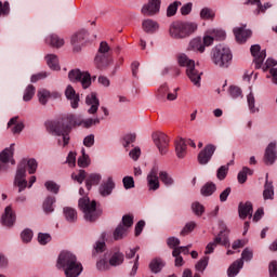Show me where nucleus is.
<instances>
[{"label":"nucleus","mask_w":277,"mask_h":277,"mask_svg":"<svg viewBox=\"0 0 277 277\" xmlns=\"http://www.w3.org/2000/svg\"><path fill=\"white\" fill-rule=\"evenodd\" d=\"M44 187L47 188L48 192L51 194H60V185L53 181H48L44 183Z\"/></svg>","instance_id":"4d7b16f0"},{"label":"nucleus","mask_w":277,"mask_h":277,"mask_svg":"<svg viewBox=\"0 0 277 277\" xmlns=\"http://www.w3.org/2000/svg\"><path fill=\"white\" fill-rule=\"evenodd\" d=\"M277 159L276 142H272L267 145L264 154V162L266 166H274Z\"/></svg>","instance_id":"412c9836"},{"label":"nucleus","mask_w":277,"mask_h":277,"mask_svg":"<svg viewBox=\"0 0 277 277\" xmlns=\"http://www.w3.org/2000/svg\"><path fill=\"white\" fill-rule=\"evenodd\" d=\"M250 52L254 58L255 68H261L263 66V62H265V57H267L265 50L261 51V45L254 44L251 45Z\"/></svg>","instance_id":"dca6fc26"},{"label":"nucleus","mask_w":277,"mask_h":277,"mask_svg":"<svg viewBox=\"0 0 277 277\" xmlns=\"http://www.w3.org/2000/svg\"><path fill=\"white\" fill-rule=\"evenodd\" d=\"M216 189L217 187L215 186V184H213L212 182H208L201 187V196H213V193Z\"/></svg>","instance_id":"79ce46f5"},{"label":"nucleus","mask_w":277,"mask_h":277,"mask_svg":"<svg viewBox=\"0 0 277 277\" xmlns=\"http://www.w3.org/2000/svg\"><path fill=\"white\" fill-rule=\"evenodd\" d=\"M52 135H55L57 137V144L58 146H62L63 148L68 146V143L70 142V136L68 135V130L60 124H53L51 128Z\"/></svg>","instance_id":"f8f14e48"},{"label":"nucleus","mask_w":277,"mask_h":277,"mask_svg":"<svg viewBox=\"0 0 277 277\" xmlns=\"http://www.w3.org/2000/svg\"><path fill=\"white\" fill-rule=\"evenodd\" d=\"M85 105L89 106L88 114L94 116L98 111V107H101V102L98 97H96V93H91L85 97Z\"/></svg>","instance_id":"5701e85b"},{"label":"nucleus","mask_w":277,"mask_h":277,"mask_svg":"<svg viewBox=\"0 0 277 277\" xmlns=\"http://www.w3.org/2000/svg\"><path fill=\"white\" fill-rule=\"evenodd\" d=\"M45 42H47V44H50V47H54L55 49H60V48L64 47V44H65L64 38L55 35V34L48 36L45 38Z\"/></svg>","instance_id":"7c9ffc66"},{"label":"nucleus","mask_w":277,"mask_h":277,"mask_svg":"<svg viewBox=\"0 0 277 277\" xmlns=\"http://www.w3.org/2000/svg\"><path fill=\"white\" fill-rule=\"evenodd\" d=\"M166 264L161 259H155L149 263V268L153 274H159Z\"/></svg>","instance_id":"4c0bfd02"},{"label":"nucleus","mask_w":277,"mask_h":277,"mask_svg":"<svg viewBox=\"0 0 277 277\" xmlns=\"http://www.w3.org/2000/svg\"><path fill=\"white\" fill-rule=\"evenodd\" d=\"M65 96L67 98L68 102H70V107L72 109H77L79 107V103L81 101V98L79 97V93H77V91H75V88H72V85H67L66 90H65Z\"/></svg>","instance_id":"4be33fe9"},{"label":"nucleus","mask_w":277,"mask_h":277,"mask_svg":"<svg viewBox=\"0 0 277 277\" xmlns=\"http://www.w3.org/2000/svg\"><path fill=\"white\" fill-rule=\"evenodd\" d=\"M189 51H197L198 53H205V44L202 43L201 38H194L189 41L188 44Z\"/></svg>","instance_id":"2f4dec72"},{"label":"nucleus","mask_w":277,"mask_h":277,"mask_svg":"<svg viewBox=\"0 0 277 277\" xmlns=\"http://www.w3.org/2000/svg\"><path fill=\"white\" fill-rule=\"evenodd\" d=\"M186 150L187 144L185 143V140L181 138L175 143V151L179 159H183V157H185Z\"/></svg>","instance_id":"f704fd0d"},{"label":"nucleus","mask_w":277,"mask_h":277,"mask_svg":"<svg viewBox=\"0 0 277 277\" xmlns=\"http://www.w3.org/2000/svg\"><path fill=\"white\" fill-rule=\"evenodd\" d=\"M179 89H173V92H170V88H168L166 84H163L160 89L159 92L163 95L167 94L168 101H176L179 94L176 93Z\"/></svg>","instance_id":"e433bc0d"},{"label":"nucleus","mask_w":277,"mask_h":277,"mask_svg":"<svg viewBox=\"0 0 277 277\" xmlns=\"http://www.w3.org/2000/svg\"><path fill=\"white\" fill-rule=\"evenodd\" d=\"M123 228L130 229L133 226V216L126 214L122 216V222L120 223Z\"/></svg>","instance_id":"bf43d9fd"},{"label":"nucleus","mask_w":277,"mask_h":277,"mask_svg":"<svg viewBox=\"0 0 277 277\" xmlns=\"http://www.w3.org/2000/svg\"><path fill=\"white\" fill-rule=\"evenodd\" d=\"M37 96L41 105H47V103H49V98H51V91L47 89H40L37 93Z\"/></svg>","instance_id":"37998d69"},{"label":"nucleus","mask_w":277,"mask_h":277,"mask_svg":"<svg viewBox=\"0 0 277 277\" xmlns=\"http://www.w3.org/2000/svg\"><path fill=\"white\" fill-rule=\"evenodd\" d=\"M208 265H209V256H203L201 260L197 262V264L195 265V269L202 274V272L207 269Z\"/></svg>","instance_id":"603ef678"},{"label":"nucleus","mask_w":277,"mask_h":277,"mask_svg":"<svg viewBox=\"0 0 277 277\" xmlns=\"http://www.w3.org/2000/svg\"><path fill=\"white\" fill-rule=\"evenodd\" d=\"M254 253L252 252V249L246 248L243 249L241 253V258L237 261H235L227 269V276L228 277H235L237 274H239V271L243 269V261L246 263H250V261L253 259Z\"/></svg>","instance_id":"6e6552de"},{"label":"nucleus","mask_w":277,"mask_h":277,"mask_svg":"<svg viewBox=\"0 0 277 277\" xmlns=\"http://www.w3.org/2000/svg\"><path fill=\"white\" fill-rule=\"evenodd\" d=\"M116 188V183L111 176H108L106 181H104L98 187V194L103 198H107V196H111V193Z\"/></svg>","instance_id":"6ab92c4d"},{"label":"nucleus","mask_w":277,"mask_h":277,"mask_svg":"<svg viewBox=\"0 0 277 277\" xmlns=\"http://www.w3.org/2000/svg\"><path fill=\"white\" fill-rule=\"evenodd\" d=\"M248 174L252 175V170H250L248 167H243L242 170L238 173V183H246V181H248Z\"/></svg>","instance_id":"3c124183"},{"label":"nucleus","mask_w":277,"mask_h":277,"mask_svg":"<svg viewBox=\"0 0 277 277\" xmlns=\"http://www.w3.org/2000/svg\"><path fill=\"white\" fill-rule=\"evenodd\" d=\"M159 179L166 187H172V185H174V179H172L166 171H159Z\"/></svg>","instance_id":"c03bdc74"},{"label":"nucleus","mask_w":277,"mask_h":277,"mask_svg":"<svg viewBox=\"0 0 277 277\" xmlns=\"http://www.w3.org/2000/svg\"><path fill=\"white\" fill-rule=\"evenodd\" d=\"M56 267L62 269L66 277H79L83 272V265L77 261V255L70 251L60 253Z\"/></svg>","instance_id":"f257e3e1"},{"label":"nucleus","mask_w":277,"mask_h":277,"mask_svg":"<svg viewBox=\"0 0 277 277\" xmlns=\"http://www.w3.org/2000/svg\"><path fill=\"white\" fill-rule=\"evenodd\" d=\"M127 230H129L127 227H123L122 224H119L114 232V239L116 241L122 239L127 235Z\"/></svg>","instance_id":"09e8293b"},{"label":"nucleus","mask_w":277,"mask_h":277,"mask_svg":"<svg viewBox=\"0 0 277 277\" xmlns=\"http://www.w3.org/2000/svg\"><path fill=\"white\" fill-rule=\"evenodd\" d=\"M208 34L212 36L214 40H226V31L222 29L211 28L208 30Z\"/></svg>","instance_id":"de8ad7c7"},{"label":"nucleus","mask_w":277,"mask_h":277,"mask_svg":"<svg viewBox=\"0 0 277 277\" xmlns=\"http://www.w3.org/2000/svg\"><path fill=\"white\" fill-rule=\"evenodd\" d=\"M0 161L2 163H16L14 161V144H12L10 147H6L4 150L0 153Z\"/></svg>","instance_id":"bb28decb"},{"label":"nucleus","mask_w":277,"mask_h":277,"mask_svg":"<svg viewBox=\"0 0 277 277\" xmlns=\"http://www.w3.org/2000/svg\"><path fill=\"white\" fill-rule=\"evenodd\" d=\"M229 95L232 96V98H241L243 96L239 87H230Z\"/></svg>","instance_id":"338daca9"},{"label":"nucleus","mask_w":277,"mask_h":277,"mask_svg":"<svg viewBox=\"0 0 277 277\" xmlns=\"http://www.w3.org/2000/svg\"><path fill=\"white\" fill-rule=\"evenodd\" d=\"M161 12V0H148L143 4L141 13L144 16H157Z\"/></svg>","instance_id":"4468645a"},{"label":"nucleus","mask_w":277,"mask_h":277,"mask_svg":"<svg viewBox=\"0 0 277 277\" xmlns=\"http://www.w3.org/2000/svg\"><path fill=\"white\" fill-rule=\"evenodd\" d=\"M211 61L216 68H228L233 64V52L230 48L219 44L212 49Z\"/></svg>","instance_id":"7ed1b4c3"},{"label":"nucleus","mask_w":277,"mask_h":277,"mask_svg":"<svg viewBox=\"0 0 277 277\" xmlns=\"http://www.w3.org/2000/svg\"><path fill=\"white\" fill-rule=\"evenodd\" d=\"M25 162V170H27L28 167V172L29 174H36V170H38V161L36 159L30 158V159H24L21 161V163Z\"/></svg>","instance_id":"ea45409f"},{"label":"nucleus","mask_w":277,"mask_h":277,"mask_svg":"<svg viewBox=\"0 0 277 277\" xmlns=\"http://www.w3.org/2000/svg\"><path fill=\"white\" fill-rule=\"evenodd\" d=\"M200 18L203 21H211V18H215V12L209 8H203L200 11Z\"/></svg>","instance_id":"864d4df0"},{"label":"nucleus","mask_w":277,"mask_h":277,"mask_svg":"<svg viewBox=\"0 0 277 277\" xmlns=\"http://www.w3.org/2000/svg\"><path fill=\"white\" fill-rule=\"evenodd\" d=\"M215 153V146L214 145H207L198 155V161L200 166H207L209 161H211V157H213Z\"/></svg>","instance_id":"aec40b11"},{"label":"nucleus","mask_w":277,"mask_h":277,"mask_svg":"<svg viewBox=\"0 0 277 277\" xmlns=\"http://www.w3.org/2000/svg\"><path fill=\"white\" fill-rule=\"evenodd\" d=\"M109 262L107 261V256L101 258L97 262H96V268L98 269V272H107V269H109Z\"/></svg>","instance_id":"6e6d98bb"},{"label":"nucleus","mask_w":277,"mask_h":277,"mask_svg":"<svg viewBox=\"0 0 277 277\" xmlns=\"http://www.w3.org/2000/svg\"><path fill=\"white\" fill-rule=\"evenodd\" d=\"M179 5H181L180 1H174L173 3L168 5V8H167L168 18L174 16L176 14V12H179Z\"/></svg>","instance_id":"5fc2aeb1"},{"label":"nucleus","mask_w":277,"mask_h":277,"mask_svg":"<svg viewBox=\"0 0 277 277\" xmlns=\"http://www.w3.org/2000/svg\"><path fill=\"white\" fill-rule=\"evenodd\" d=\"M53 205H55V197H47L43 201L44 213H53L55 211Z\"/></svg>","instance_id":"49530a36"},{"label":"nucleus","mask_w":277,"mask_h":277,"mask_svg":"<svg viewBox=\"0 0 277 277\" xmlns=\"http://www.w3.org/2000/svg\"><path fill=\"white\" fill-rule=\"evenodd\" d=\"M177 62L180 66H183L186 68V75L188 79L196 85V88H200V80L202 77V71L198 70V67L196 66V62L189 57H187L185 54H181L177 57Z\"/></svg>","instance_id":"20e7f679"},{"label":"nucleus","mask_w":277,"mask_h":277,"mask_svg":"<svg viewBox=\"0 0 277 277\" xmlns=\"http://www.w3.org/2000/svg\"><path fill=\"white\" fill-rule=\"evenodd\" d=\"M155 146H157L160 155H166L168 153L169 140L168 135L163 132H155L151 135Z\"/></svg>","instance_id":"2eb2a0df"},{"label":"nucleus","mask_w":277,"mask_h":277,"mask_svg":"<svg viewBox=\"0 0 277 277\" xmlns=\"http://www.w3.org/2000/svg\"><path fill=\"white\" fill-rule=\"evenodd\" d=\"M8 128L11 129V133L13 135H18L23 133V129H25V123L23 121H18V117H13L8 122Z\"/></svg>","instance_id":"a878e982"},{"label":"nucleus","mask_w":277,"mask_h":277,"mask_svg":"<svg viewBox=\"0 0 277 277\" xmlns=\"http://www.w3.org/2000/svg\"><path fill=\"white\" fill-rule=\"evenodd\" d=\"M159 179V166L155 164L146 176L148 192H157L161 187Z\"/></svg>","instance_id":"9b49d317"},{"label":"nucleus","mask_w":277,"mask_h":277,"mask_svg":"<svg viewBox=\"0 0 277 277\" xmlns=\"http://www.w3.org/2000/svg\"><path fill=\"white\" fill-rule=\"evenodd\" d=\"M172 256L175 259V266L182 267L183 265V256H181V249H174L172 251Z\"/></svg>","instance_id":"0e129e2a"},{"label":"nucleus","mask_w":277,"mask_h":277,"mask_svg":"<svg viewBox=\"0 0 277 277\" xmlns=\"http://www.w3.org/2000/svg\"><path fill=\"white\" fill-rule=\"evenodd\" d=\"M247 103H248V107H249V111L251 114H256L259 113V108H256V98L254 97V93H252V91H250V93L247 95Z\"/></svg>","instance_id":"58836bf2"},{"label":"nucleus","mask_w":277,"mask_h":277,"mask_svg":"<svg viewBox=\"0 0 277 277\" xmlns=\"http://www.w3.org/2000/svg\"><path fill=\"white\" fill-rule=\"evenodd\" d=\"M78 207L84 214V220H87V222L98 220L101 210H96V201H91L89 197H83L79 199Z\"/></svg>","instance_id":"423d86ee"},{"label":"nucleus","mask_w":277,"mask_h":277,"mask_svg":"<svg viewBox=\"0 0 277 277\" xmlns=\"http://www.w3.org/2000/svg\"><path fill=\"white\" fill-rule=\"evenodd\" d=\"M15 222L16 213H14V210H12V206H8L1 216V223L3 224V226H14Z\"/></svg>","instance_id":"b1692460"},{"label":"nucleus","mask_w":277,"mask_h":277,"mask_svg":"<svg viewBox=\"0 0 277 277\" xmlns=\"http://www.w3.org/2000/svg\"><path fill=\"white\" fill-rule=\"evenodd\" d=\"M68 120L70 124H75L76 127H83V129H90V127L101 124V119L98 117L81 119V117L69 115Z\"/></svg>","instance_id":"ddd939ff"},{"label":"nucleus","mask_w":277,"mask_h":277,"mask_svg":"<svg viewBox=\"0 0 277 277\" xmlns=\"http://www.w3.org/2000/svg\"><path fill=\"white\" fill-rule=\"evenodd\" d=\"M269 276L271 277H277V262L272 261L268 266Z\"/></svg>","instance_id":"774afa93"},{"label":"nucleus","mask_w":277,"mask_h":277,"mask_svg":"<svg viewBox=\"0 0 277 277\" xmlns=\"http://www.w3.org/2000/svg\"><path fill=\"white\" fill-rule=\"evenodd\" d=\"M69 81L72 83H81L83 90H88L92 85V76L88 71H81L80 69H72L68 74Z\"/></svg>","instance_id":"1a4fd4ad"},{"label":"nucleus","mask_w":277,"mask_h":277,"mask_svg":"<svg viewBox=\"0 0 277 277\" xmlns=\"http://www.w3.org/2000/svg\"><path fill=\"white\" fill-rule=\"evenodd\" d=\"M122 263H124V254L120 251H115L109 259V265H111V267H118V265H122Z\"/></svg>","instance_id":"473e14b6"},{"label":"nucleus","mask_w":277,"mask_h":277,"mask_svg":"<svg viewBox=\"0 0 277 277\" xmlns=\"http://www.w3.org/2000/svg\"><path fill=\"white\" fill-rule=\"evenodd\" d=\"M142 27L145 34H156V31H159V23L155 19H144L142 23Z\"/></svg>","instance_id":"c756f323"},{"label":"nucleus","mask_w":277,"mask_h":277,"mask_svg":"<svg viewBox=\"0 0 277 277\" xmlns=\"http://www.w3.org/2000/svg\"><path fill=\"white\" fill-rule=\"evenodd\" d=\"M245 5H255L253 10V16H260V14H265L269 8L273 6L272 2L261 3V0H246Z\"/></svg>","instance_id":"a211bd4d"},{"label":"nucleus","mask_w":277,"mask_h":277,"mask_svg":"<svg viewBox=\"0 0 277 277\" xmlns=\"http://www.w3.org/2000/svg\"><path fill=\"white\" fill-rule=\"evenodd\" d=\"M88 31L80 30L71 36V44L74 47V51H81V47L88 42Z\"/></svg>","instance_id":"f3484780"},{"label":"nucleus","mask_w":277,"mask_h":277,"mask_svg":"<svg viewBox=\"0 0 277 277\" xmlns=\"http://www.w3.org/2000/svg\"><path fill=\"white\" fill-rule=\"evenodd\" d=\"M25 161L23 163H19L17 166V170L15 173L13 185L14 187H17L18 194L22 192H25L27 187L30 189V187H34V183H36V175L30 176L28 185H27V170L25 169Z\"/></svg>","instance_id":"39448f33"},{"label":"nucleus","mask_w":277,"mask_h":277,"mask_svg":"<svg viewBox=\"0 0 277 277\" xmlns=\"http://www.w3.org/2000/svg\"><path fill=\"white\" fill-rule=\"evenodd\" d=\"M66 163H68L69 168H75V166H77V151H69L66 158Z\"/></svg>","instance_id":"052dcab7"},{"label":"nucleus","mask_w":277,"mask_h":277,"mask_svg":"<svg viewBox=\"0 0 277 277\" xmlns=\"http://www.w3.org/2000/svg\"><path fill=\"white\" fill-rule=\"evenodd\" d=\"M234 36L239 44H243V42L252 36V31L250 29H246V26L236 27L234 28Z\"/></svg>","instance_id":"393cba45"},{"label":"nucleus","mask_w":277,"mask_h":277,"mask_svg":"<svg viewBox=\"0 0 277 277\" xmlns=\"http://www.w3.org/2000/svg\"><path fill=\"white\" fill-rule=\"evenodd\" d=\"M103 181V175L101 173H91L87 179V188L92 189V185H98Z\"/></svg>","instance_id":"72a5a7b5"},{"label":"nucleus","mask_w":277,"mask_h":277,"mask_svg":"<svg viewBox=\"0 0 277 277\" xmlns=\"http://www.w3.org/2000/svg\"><path fill=\"white\" fill-rule=\"evenodd\" d=\"M63 213L67 222H77V210L75 208L66 207L63 209Z\"/></svg>","instance_id":"a19ab883"},{"label":"nucleus","mask_w":277,"mask_h":277,"mask_svg":"<svg viewBox=\"0 0 277 277\" xmlns=\"http://www.w3.org/2000/svg\"><path fill=\"white\" fill-rule=\"evenodd\" d=\"M35 94H36V87H34V84H29L24 91L23 101L25 102L31 101Z\"/></svg>","instance_id":"8fccbe9b"},{"label":"nucleus","mask_w":277,"mask_h":277,"mask_svg":"<svg viewBox=\"0 0 277 277\" xmlns=\"http://www.w3.org/2000/svg\"><path fill=\"white\" fill-rule=\"evenodd\" d=\"M109 51H111V48L107 41H102L100 43L98 52L95 56V65L101 70H103V68H107V66H110V64H114V60L109 58L108 56Z\"/></svg>","instance_id":"0eeeda50"},{"label":"nucleus","mask_w":277,"mask_h":277,"mask_svg":"<svg viewBox=\"0 0 277 277\" xmlns=\"http://www.w3.org/2000/svg\"><path fill=\"white\" fill-rule=\"evenodd\" d=\"M217 246H224L225 248H230V240L228 239V230H222L219 235L210 241L207 247L205 254H213Z\"/></svg>","instance_id":"9d476101"},{"label":"nucleus","mask_w":277,"mask_h":277,"mask_svg":"<svg viewBox=\"0 0 277 277\" xmlns=\"http://www.w3.org/2000/svg\"><path fill=\"white\" fill-rule=\"evenodd\" d=\"M264 200H274V182L269 181V173H266L263 190Z\"/></svg>","instance_id":"cd10ccee"},{"label":"nucleus","mask_w":277,"mask_h":277,"mask_svg":"<svg viewBox=\"0 0 277 277\" xmlns=\"http://www.w3.org/2000/svg\"><path fill=\"white\" fill-rule=\"evenodd\" d=\"M192 211L193 213H195V215H197L198 217H200V215H202V213H205V206H202L200 202L195 201L192 205Z\"/></svg>","instance_id":"13d9d810"},{"label":"nucleus","mask_w":277,"mask_h":277,"mask_svg":"<svg viewBox=\"0 0 277 277\" xmlns=\"http://www.w3.org/2000/svg\"><path fill=\"white\" fill-rule=\"evenodd\" d=\"M194 228H196V222H194V221L188 222V223H186L184 228L181 230V235L183 237H185V235H189V233H192L194 230Z\"/></svg>","instance_id":"e2e57ef3"},{"label":"nucleus","mask_w":277,"mask_h":277,"mask_svg":"<svg viewBox=\"0 0 277 277\" xmlns=\"http://www.w3.org/2000/svg\"><path fill=\"white\" fill-rule=\"evenodd\" d=\"M198 30V24L194 22L175 21L169 25V36L173 40H185Z\"/></svg>","instance_id":"f03ea898"},{"label":"nucleus","mask_w":277,"mask_h":277,"mask_svg":"<svg viewBox=\"0 0 277 277\" xmlns=\"http://www.w3.org/2000/svg\"><path fill=\"white\" fill-rule=\"evenodd\" d=\"M252 202H240L238 206V214L240 220H246V217H252Z\"/></svg>","instance_id":"c85d7f7f"},{"label":"nucleus","mask_w":277,"mask_h":277,"mask_svg":"<svg viewBox=\"0 0 277 277\" xmlns=\"http://www.w3.org/2000/svg\"><path fill=\"white\" fill-rule=\"evenodd\" d=\"M47 64L51 70H60V60L55 54H48L45 56Z\"/></svg>","instance_id":"c9c22d12"},{"label":"nucleus","mask_w":277,"mask_h":277,"mask_svg":"<svg viewBox=\"0 0 277 277\" xmlns=\"http://www.w3.org/2000/svg\"><path fill=\"white\" fill-rule=\"evenodd\" d=\"M79 168H88L90 166V156L85 154V148H81V156L78 158Z\"/></svg>","instance_id":"a18cd8bd"},{"label":"nucleus","mask_w":277,"mask_h":277,"mask_svg":"<svg viewBox=\"0 0 277 277\" xmlns=\"http://www.w3.org/2000/svg\"><path fill=\"white\" fill-rule=\"evenodd\" d=\"M122 183L124 189H133V187H135V180H133V176H124Z\"/></svg>","instance_id":"680f3d73"},{"label":"nucleus","mask_w":277,"mask_h":277,"mask_svg":"<svg viewBox=\"0 0 277 277\" xmlns=\"http://www.w3.org/2000/svg\"><path fill=\"white\" fill-rule=\"evenodd\" d=\"M227 174H228V164L222 166L216 172V177L219 179V181H224Z\"/></svg>","instance_id":"69168bd1"}]
</instances>
